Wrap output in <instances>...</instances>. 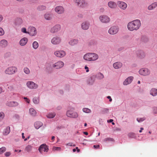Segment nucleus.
<instances>
[{
    "mask_svg": "<svg viewBox=\"0 0 157 157\" xmlns=\"http://www.w3.org/2000/svg\"><path fill=\"white\" fill-rule=\"evenodd\" d=\"M122 66V64L121 63L117 62L114 63L113 64V67L115 69H118L121 68Z\"/></svg>",
    "mask_w": 157,
    "mask_h": 157,
    "instance_id": "obj_25",
    "label": "nucleus"
},
{
    "mask_svg": "<svg viewBox=\"0 0 157 157\" xmlns=\"http://www.w3.org/2000/svg\"><path fill=\"white\" fill-rule=\"evenodd\" d=\"M54 55L57 57L62 58L65 56L66 53L63 50L57 51L54 52Z\"/></svg>",
    "mask_w": 157,
    "mask_h": 157,
    "instance_id": "obj_11",
    "label": "nucleus"
},
{
    "mask_svg": "<svg viewBox=\"0 0 157 157\" xmlns=\"http://www.w3.org/2000/svg\"><path fill=\"white\" fill-rule=\"evenodd\" d=\"M154 113H157V107H155L154 108Z\"/></svg>",
    "mask_w": 157,
    "mask_h": 157,
    "instance_id": "obj_53",
    "label": "nucleus"
},
{
    "mask_svg": "<svg viewBox=\"0 0 157 157\" xmlns=\"http://www.w3.org/2000/svg\"><path fill=\"white\" fill-rule=\"evenodd\" d=\"M74 2L76 5L82 8L84 7L87 5L85 0H74Z\"/></svg>",
    "mask_w": 157,
    "mask_h": 157,
    "instance_id": "obj_4",
    "label": "nucleus"
},
{
    "mask_svg": "<svg viewBox=\"0 0 157 157\" xmlns=\"http://www.w3.org/2000/svg\"><path fill=\"white\" fill-rule=\"evenodd\" d=\"M108 6L111 9H115L117 7V4L113 1H109L108 2Z\"/></svg>",
    "mask_w": 157,
    "mask_h": 157,
    "instance_id": "obj_24",
    "label": "nucleus"
},
{
    "mask_svg": "<svg viewBox=\"0 0 157 157\" xmlns=\"http://www.w3.org/2000/svg\"><path fill=\"white\" fill-rule=\"evenodd\" d=\"M28 41V39L26 37L21 39L19 42V44L21 46H24L26 44Z\"/></svg>",
    "mask_w": 157,
    "mask_h": 157,
    "instance_id": "obj_23",
    "label": "nucleus"
},
{
    "mask_svg": "<svg viewBox=\"0 0 157 157\" xmlns=\"http://www.w3.org/2000/svg\"><path fill=\"white\" fill-rule=\"evenodd\" d=\"M61 28V26L60 25H56L51 28L50 32L52 33H54L59 31Z\"/></svg>",
    "mask_w": 157,
    "mask_h": 157,
    "instance_id": "obj_9",
    "label": "nucleus"
},
{
    "mask_svg": "<svg viewBox=\"0 0 157 157\" xmlns=\"http://www.w3.org/2000/svg\"><path fill=\"white\" fill-rule=\"evenodd\" d=\"M85 69L86 70V71L87 72H88L89 71V68L88 67L86 66L85 67Z\"/></svg>",
    "mask_w": 157,
    "mask_h": 157,
    "instance_id": "obj_55",
    "label": "nucleus"
},
{
    "mask_svg": "<svg viewBox=\"0 0 157 157\" xmlns=\"http://www.w3.org/2000/svg\"><path fill=\"white\" fill-rule=\"evenodd\" d=\"M66 115L68 117L73 118H76L78 117V114L77 113L73 112L71 110H68L67 112Z\"/></svg>",
    "mask_w": 157,
    "mask_h": 157,
    "instance_id": "obj_12",
    "label": "nucleus"
},
{
    "mask_svg": "<svg viewBox=\"0 0 157 157\" xmlns=\"http://www.w3.org/2000/svg\"><path fill=\"white\" fill-rule=\"evenodd\" d=\"M10 154H11L10 152H6L5 154V155L6 156H8L10 155Z\"/></svg>",
    "mask_w": 157,
    "mask_h": 157,
    "instance_id": "obj_54",
    "label": "nucleus"
},
{
    "mask_svg": "<svg viewBox=\"0 0 157 157\" xmlns=\"http://www.w3.org/2000/svg\"><path fill=\"white\" fill-rule=\"evenodd\" d=\"M48 150L47 146L44 144L41 145L38 149L39 152L41 153H42L43 151L47 152L48 151Z\"/></svg>",
    "mask_w": 157,
    "mask_h": 157,
    "instance_id": "obj_16",
    "label": "nucleus"
},
{
    "mask_svg": "<svg viewBox=\"0 0 157 157\" xmlns=\"http://www.w3.org/2000/svg\"><path fill=\"white\" fill-rule=\"evenodd\" d=\"M24 98L26 100V102L28 103H29V100L28 99V98H26V97H24Z\"/></svg>",
    "mask_w": 157,
    "mask_h": 157,
    "instance_id": "obj_56",
    "label": "nucleus"
},
{
    "mask_svg": "<svg viewBox=\"0 0 157 157\" xmlns=\"http://www.w3.org/2000/svg\"><path fill=\"white\" fill-rule=\"evenodd\" d=\"M64 65V63L61 61H58L52 65V67L56 69L61 68Z\"/></svg>",
    "mask_w": 157,
    "mask_h": 157,
    "instance_id": "obj_10",
    "label": "nucleus"
},
{
    "mask_svg": "<svg viewBox=\"0 0 157 157\" xmlns=\"http://www.w3.org/2000/svg\"><path fill=\"white\" fill-rule=\"evenodd\" d=\"M114 140V139L113 138L109 137L107 138L104 139L103 140V141L104 142H106L108 141H113Z\"/></svg>",
    "mask_w": 157,
    "mask_h": 157,
    "instance_id": "obj_41",
    "label": "nucleus"
},
{
    "mask_svg": "<svg viewBox=\"0 0 157 157\" xmlns=\"http://www.w3.org/2000/svg\"><path fill=\"white\" fill-rule=\"evenodd\" d=\"M43 124V123L41 122L37 121L34 123V126L36 129H38L42 126Z\"/></svg>",
    "mask_w": 157,
    "mask_h": 157,
    "instance_id": "obj_28",
    "label": "nucleus"
},
{
    "mask_svg": "<svg viewBox=\"0 0 157 157\" xmlns=\"http://www.w3.org/2000/svg\"><path fill=\"white\" fill-rule=\"evenodd\" d=\"M139 73L141 75L146 76L150 74V71L147 68H144L140 69Z\"/></svg>",
    "mask_w": 157,
    "mask_h": 157,
    "instance_id": "obj_5",
    "label": "nucleus"
},
{
    "mask_svg": "<svg viewBox=\"0 0 157 157\" xmlns=\"http://www.w3.org/2000/svg\"><path fill=\"white\" fill-rule=\"evenodd\" d=\"M103 111L106 113H107L108 112V109H103Z\"/></svg>",
    "mask_w": 157,
    "mask_h": 157,
    "instance_id": "obj_58",
    "label": "nucleus"
},
{
    "mask_svg": "<svg viewBox=\"0 0 157 157\" xmlns=\"http://www.w3.org/2000/svg\"><path fill=\"white\" fill-rule=\"evenodd\" d=\"M54 149L55 150L60 151L61 150V148L60 147H55Z\"/></svg>",
    "mask_w": 157,
    "mask_h": 157,
    "instance_id": "obj_52",
    "label": "nucleus"
},
{
    "mask_svg": "<svg viewBox=\"0 0 157 157\" xmlns=\"http://www.w3.org/2000/svg\"><path fill=\"white\" fill-rule=\"evenodd\" d=\"M119 28L117 26H112L108 30V33L110 35H113L117 34L118 32Z\"/></svg>",
    "mask_w": 157,
    "mask_h": 157,
    "instance_id": "obj_3",
    "label": "nucleus"
},
{
    "mask_svg": "<svg viewBox=\"0 0 157 157\" xmlns=\"http://www.w3.org/2000/svg\"><path fill=\"white\" fill-rule=\"evenodd\" d=\"M100 147V145L99 144L97 145H94V148L95 149H99Z\"/></svg>",
    "mask_w": 157,
    "mask_h": 157,
    "instance_id": "obj_50",
    "label": "nucleus"
},
{
    "mask_svg": "<svg viewBox=\"0 0 157 157\" xmlns=\"http://www.w3.org/2000/svg\"><path fill=\"white\" fill-rule=\"evenodd\" d=\"M66 145L70 146H75V144L73 145L72 143H70L67 144Z\"/></svg>",
    "mask_w": 157,
    "mask_h": 157,
    "instance_id": "obj_51",
    "label": "nucleus"
},
{
    "mask_svg": "<svg viewBox=\"0 0 157 157\" xmlns=\"http://www.w3.org/2000/svg\"><path fill=\"white\" fill-rule=\"evenodd\" d=\"M98 57V55L96 53H88L84 56L83 59L86 60L90 61L96 60Z\"/></svg>",
    "mask_w": 157,
    "mask_h": 157,
    "instance_id": "obj_2",
    "label": "nucleus"
},
{
    "mask_svg": "<svg viewBox=\"0 0 157 157\" xmlns=\"http://www.w3.org/2000/svg\"><path fill=\"white\" fill-rule=\"evenodd\" d=\"M56 115V114L54 113H50L48 114L47 115V117L48 118H53L55 117Z\"/></svg>",
    "mask_w": 157,
    "mask_h": 157,
    "instance_id": "obj_37",
    "label": "nucleus"
},
{
    "mask_svg": "<svg viewBox=\"0 0 157 157\" xmlns=\"http://www.w3.org/2000/svg\"><path fill=\"white\" fill-rule=\"evenodd\" d=\"M29 113L33 116H35L36 114V110L33 108H31L29 109Z\"/></svg>",
    "mask_w": 157,
    "mask_h": 157,
    "instance_id": "obj_31",
    "label": "nucleus"
},
{
    "mask_svg": "<svg viewBox=\"0 0 157 157\" xmlns=\"http://www.w3.org/2000/svg\"><path fill=\"white\" fill-rule=\"evenodd\" d=\"M133 76H130L126 78L123 82L124 85H127L130 84L133 79Z\"/></svg>",
    "mask_w": 157,
    "mask_h": 157,
    "instance_id": "obj_19",
    "label": "nucleus"
},
{
    "mask_svg": "<svg viewBox=\"0 0 157 157\" xmlns=\"http://www.w3.org/2000/svg\"><path fill=\"white\" fill-rule=\"evenodd\" d=\"M21 32L25 33H28V31H26V29L25 28H23L21 29Z\"/></svg>",
    "mask_w": 157,
    "mask_h": 157,
    "instance_id": "obj_47",
    "label": "nucleus"
},
{
    "mask_svg": "<svg viewBox=\"0 0 157 157\" xmlns=\"http://www.w3.org/2000/svg\"><path fill=\"white\" fill-rule=\"evenodd\" d=\"M44 19L48 21H51L52 19V13H46L44 15Z\"/></svg>",
    "mask_w": 157,
    "mask_h": 157,
    "instance_id": "obj_21",
    "label": "nucleus"
},
{
    "mask_svg": "<svg viewBox=\"0 0 157 157\" xmlns=\"http://www.w3.org/2000/svg\"><path fill=\"white\" fill-rule=\"evenodd\" d=\"M22 137L23 139H25V136H24V133H22Z\"/></svg>",
    "mask_w": 157,
    "mask_h": 157,
    "instance_id": "obj_61",
    "label": "nucleus"
},
{
    "mask_svg": "<svg viewBox=\"0 0 157 157\" xmlns=\"http://www.w3.org/2000/svg\"><path fill=\"white\" fill-rule=\"evenodd\" d=\"M10 127H8L4 130L3 133L4 135H6L10 133Z\"/></svg>",
    "mask_w": 157,
    "mask_h": 157,
    "instance_id": "obj_32",
    "label": "nucleus"
},
{
    "mask_svg": "<svg viewBox=\"0 0 157 157\" xmlns=\"http://www.w3.org/2000/svg\"><path fill=\"white\" fill-rule=\"evenodd\" d=\"M8 44V42L6 40L3 39L0 41V46L2 48L6 47Z\"/></svg>",
    "mask_w": 157,
    "mask_h": 157,
    "instance_id": "obj_26",
    "label": "nucleus"
},
{
    "mask_svg": "<svg viewBox=\"0 0 157 157\" xmlns=\"http://www.w3.org/2000/svg\"><path fill=\"white\" fill-rule=\"evenodd\" d=\"M3 19V17L1 15H0V22L2 21Z\"/></svg>",
    "mask_w": 157,
    "mask_h": 157,
    "instance_id": "obj_59",
    "label": "nucleus"
},
{
    "mask_svg": "<svg viewBox=\"0 0 157 157\" xmlns=\"http://www.w3.org/2000/svg\"><path fill=\"white\" fill-rule=\"evenodd\" d=\"M137 56L139 58L143 59L145 57L144 52L142 50L138 51L136 52Z\"/></svg>",
    "mask_w": 157,
    "mask_h": 157,
    "instance_id": "obj_22",
    "label": "nucleus"
},
{
    "mask_svg": "<svg viewBox=\"0 0 157 157\" xmlns=\"http://www.w3.org/2000/svg\"><path fill=\"white\" fill-rule=\"evenodd\" d=\"M32 147L30 145H28L25 148V150L29 152L31 151L32 150Z\"/></svg>",
    "mask_w": 157,
    "mask_h": 157,
    "instance_id": "obj_38",
    "label": "nucleus"
},
{
    "mask_svg": "<svg viewBox=\"0 0 157 157\" xmlns=\"http://www.w3.org/2000/svg\"><path fill=\"white\" fill-rule=\"evenodd\" d=\"M128 136L130 137L133 138L135 136V134L134 133L131 132L128 134Z\"/></svg>",
    "mask_w": 157,
    "mask_h": 157,
    "instance_id": "obj_49",
    "label": "nucleus"
},
{
    "mask_svg": "<svg viewBox=\"0 0 157 157\" xmlns=\"http://www.w3.org/2000/svg\"><path fill=\"white\" fill-rule=\"evenodd\" d=\"M32 46L33 48L34 49H36L39 46L38 43L37 41H35L33 43Z\"/></svg>",
    "mask_w": 157,
    "mask_h": 157,
    "instance_id": "obj_36",
    "label": "nucleus"
},
{
    "mask_svg": "<svg viewBox=\"0 0 157 157\" xmlns=\"http://www.w3.org/2000/svg\"><path fill=\"white\" fill-rule=\"evenodd\" d=\"M17 1L19 2H21L24 1L25 0H16Z\"/></svg>",
    "mask_w": 157,
    "mask_h": 157,
    "instance_id": "obj_63",
    "label": "nucleus"
},
{
    "mask_svg": "<svg viewBox=\"0 0 157 157\" xmlns=\"http://www.w3.org/2000/svg\"><path fill=\"white\" fill-rule=\"evenodd\" d=\"M107 98H108V99H109V101L110 102H111L112 100V99L111 98V97L110 96H108L107 97Z\"/></svg>",
    "mask_w": 157,
    "mask_h": 157,
    "instance_id": "obj_57",
    "label": "nucleus"
},
{
    "mask_svg": "<svg viewBox=\"0 0 157 157\" xmlns=\"http://www.w3.org/2000/svg\"><path fill=\"white\" fill-rule=\"evenodd\" d=\"M157 94V89H151L150 91V94L153 96H155Z\"/></svg>",
    "mask_w": 157,
    "mask_h": 157,
    "instance_id": "obj_34",
    "label": "nucleus"
},
{
    "mask_svg": "<svg viewBox=\"0 0 157 157\" xmlns=\"http://www.w3.org/2000/svg\"><path fill=\"white\" fill-rule=\"evenodd\" d=\"M19 105L18 102L16 101H7L6 103V105L7 106L10 107H16L18 106Z\"/></svg>",
    "mask_w": 157,
    "mask_h": 157,
    "instance_id": "obj_20",
    "label": "nucleus"
},
{
    "mask_svg": "<svg viewBox=\"0 0 157 157\" xmlns=\"http://www.w3.org/2000/svg\"><path fill=\"white\" fill-rule=\"evenodd\" d=\"M33 102L35 104H37L39 102V98L38 97L34 98L33 99Z\"/></svg>",
    "mask_w": 157,
    "mask_h": 157,
    "instance_id": "obj_39",
    "label": "nucleus"
},
{
    "mask_svg": "<svg viewBox=\"0 0 157 157\" xmlns=\"http://www.w3.org/2000/svg\"><path fill=\"white\" fill-rule=\"evenodd\" d=\"M157 7V2H155L149 6L147 7L148 10H151L154 9Z\"/></svg>",
    "mask_w": 157,
    "mask_h": 157,
    "instance_id": "obj_27",
    "label": "nucleus"
},
{
    "mask_svg": "<svg viewBox=\"0 0 157 157\" xmlns=\"http://www.w3.org/2000/svg\"><path fill=\"white\" fill-rule=\"evenodd\" d=\"M96 77L98 79H101L104 78V76L102 74L99 72L97 74Z\"/></svg>",
    "mask_w": 157,
    "mask_h": 157,
    "instance_id": "obj_33",
    "label": "nucleus"
},
{
    "mask_svg": "<svg viewBox=\"0 0 157 157\" xmlns=\"http://www.w3.org/2000/svg\"><path fill=\"white\" fill-rule=\"evenodd\" d=\"M55 11L58 14H62L64 13V9L62 6H56L55 8Z\"/></svg>",
    "mask_w": 157,
    "mask_h": 157,
    "instance_id": "obj_13",
    "label": "nucleus"
},
{
    "mask_svg": "<svg viewBox=\"0 0 157 157\" xmlns=\"http://www.w3.org/2000/svg\"><path fill=\"white\" fill-rule=\"evenodd\" d=\"M123 48H120L118 49V51H120L123 50Z\"/></svg>",
    "mask_w": 157,
    "mask_h": 157,
    "instance_id": "obj_60",
    "label": "nucleus"
},
{
    "mask_svg": "<svg viewBox=\"0 0 157 157\" xmlns=\"http://www.w3.org/2000/svg\"><path fill=\"white\" fill-rule=\"evenodd\" d=\"M46 7L44 5H40L37 8V10L39 11H41L46 10Z\"/></svg>",
    "mask_w": 157,
    "mask_h": 157,
    "instance_id": "obj_30",
    "label": "nucleus"
},
{
    "mask_svg": "<svg viewBox=\"0 0 157 157\" xmlns=\"http://www.w3.org/2000/svg\"><path fill=\"white\" fill-rule=\"evenodd\" d=\"M78 40L73 39L71 40L69 42V44L71 46H73L77 44L78 43Z\"/></svg>",
    "mask_w": 157,
    "mask_h": 157,
    "instance_id": "obj_29",
    "label": "nucleus"
},
{
    "mask_svg": "<svg viewBox=\"0 0 157 157\" xmlns=\"http://www.w3.org/2000/svg\"><path fill=\"white\" fill-rule=\"evenodd\" d=\"M6 150V148L5 147H2L0 148V154H2Z\"/></svg>",
    "mask_w": 157,
    "mask_h": 157,
    "instance_id": "obj_43",
    "label": "nucleus"
},
{
    "mask_svg": "<svg viewBox=\"0 0 157 157\" xmlns=\"http://www.w3.org/2000/svg\"><path fill=\"white\" fill-rule=\"evenodd\" d=\"M23 22V21L22 19L19 18H17L16 20V23L18 25L21 24Z\"/></svg>",
    "mask_w": 157,
    "mask_h": 157,
    "instance_id": "obj_42",
    "label": "nucleus"
},
{
    "mask_svg": "<svg viewBox=\"0 0 157 157\" xmlns=\"http://www.w3.org/2000/svg\"><path fill=\"white\" fill-rule=\"evenodd\" d=\"M4 34V31L3 29L2 28L0 27V36H2Z\"/></svg>",
    "mask_w": 157,
    "mask_h": 157,
    "instance_id": "obj_48",
    "label": "nucleus"
},
{
    "mask_svg": "<svg viewBox=\"0 0 157 157\" xmlns=\"http://www.w3.org/2000/svg\"><path fill=\"white\" fill-rule=\"evenodd\" d=\"M88 82H89V84H92L94 82L95 79L94 77H92L90 78H89L88 79Z\"/></svg>",
    "mask_w": 157,
    "mask_h": 157,
    "instance_id": "obj_35",
    "label": "nucleus"
},
{
    "mask_svg": "<svg viewBox=\"0 0 157 157\" xmlns=\"http://www.w3.org/2000/svg\"><path fill=\"white\" fill-rule=\"evenodd\" d=\"M141 25L140 21L136 19L129 22L127 24V28L131 31H136L140 28Z\"/></svg>",
    "mask_w": 157,
    "mask_h": 157,
    "instance_id": "obj_1",
    "label": "nucleus"
},
{
    "mask_svg": "<svg viewBox=\"0 0 157 157\" xmlns=\"http://www.w3.org/2000/svg\"><path fill=\"white\" fill-rule=\"evenodd\" d=\"M55 138V137L54 136H52V140L53 141H54Z\"/></svg>",
    "mask_w": 157,
    "mask_h": 157,
    "instance_id": "obj_64",
    "label": "nucleus"
},
{
    "mask_svg": "<svg viewBox=\"0 0 157 157\" xmlns=\"http://www.w3.org/2000/svg\"><path fill=\"white\" fill-rule=\"evenodd\" d=\"M5 115L3 112L0 113V121H1L4 117Z\"/></svg>",
    "mask_w": 157,
    "mask_h": 157,
    "instance_id": "obj_46",
    "label": "nucleus"
},
{
    "mask_svg": "<svg viewBox=\"0 0 157 157\" xmlns=\"http://www.w3.org/2000/svg\"><path fill=\"white\" fill-rule=\"evenodd\" d=\"M83 111L86 113H89L90 112V110L89 109L86 108H84L83 109Z\"/></svg>",
    "mask_w": 157,
    "mask_h": 157,
    "instance_id": "obj_45",
    "label": "nucleus"
},
{
    "mask_svg": "<svg viewBox=\"0 0 157 157\" xmlns=\"http://www.w3.org/2000/svg\"><path fill=\"white\" fill-rule=\"evenodd\" d=\"M145 119V117H143L142 118H137V121L139 122H142Z\"/></svg>",
    "mask_w": 157,
    "mask_h": 157,
    "instance_id": "obj_44",
    "label": "nucleus"
},
{
    "mask_svg": "<svg viewBox=\"0 0 157 157\" xmlns=\"http://www.w3.org/2000/svg\"><path fill=\"white\" fill-rule=\"evenodd\" d=\"M21 150H15V152H21Z\"/></svg>",
    "mask_w": 157,
    "mask_h": 157,
    "instance_id": "obj_62",
    "label": "nucleus"
},
{
    "mask_svg": "<svg viewBox=\"0 0 157 157\" xmlns=\"http://www.w3.org/2000/svg\"><path fill=\"white\" fill-rule=\"evenodd\" d=\"M24 71L25 73L26 74H29L30 73V71L27 67H25L24 68Z\"/></svg>",
    "mask_w": 157,
    "mask_h": 157,
    "instance_id": "obj_40",
    "label": "nucleus"
},
{
    "mask_svg": "<svg viewBox=\"0 0 157 157\" xmlns=\"http://www.w3.org/2000/svg\"><path fill=\"white\" fill-rule=\"evenodd\" d=\"M100 21L103 23H107L110 21V18L107 16L105 15H101L99 17Z\"/></svg>",
    "mask_w": 157,
    "mask_h": 157,
    "instance_id": "obj_6",
    "label": "nucleus"
},
{
    "mask_svg": "<svg viewBox=\"0 0 157 157\" xmlns=\"http://www.w3.org/2000/svg\"><path fill=\"white\" fill-rule=\"evenodd\" d=\"M17 71V68L14 67H10L7 68L5 71L6 74L12 75L14 73Z\"/></svg>",
    "mask_w": 157,
    "mask_h": 157,
    "instance_id": "obj_7",
    "label": "nucleus"
},
{
    "mask_svg": "<svg viewBox=\"0 0 157 157\" xmlns=\"http://www.w3.org/2000/svg\"><path fill=\"white\" fill-rule=\"evenodd\" d=\"M51 43L53 44L57 45L61 42V38L59 37L56 36L54 37L51 40Z\"/></svg>",
    "mask_w": 157,
    "mask_h": 157,
    "instance_id": "obj_14",
    "label": "nucleus"
},
{
    "mask_svg": "<svg viewBox=\"0 0 157 157\" xmlns=\"http://www.w3.org/2000/svg\"><path fill=\"white\" fill-rule=\"evenodd\" d=\"M90 25V23L89 22L85 21L81 24V27L84 30H87L89 29Z\"/></svg>",
    "mask_w": 157,
    "mask_h": 157,
    "instance_id": "obj_17",
    "label": "nucleus"
},
{
    "mask_svg": "<svg viewBox=\"0 0 157 157\" xmlns=\"http://www.w3.org/2000/svg\"><path fill=\"white\" fill-rule=\"evenodd\" d=\"M28 34L32 36H35L37 34V31L36 28L33 26H30L28 29Z\"/></svg>",
    "mask_w": 157,
    "mask_h": 157,
    "instance_id": "obj_8",
    "label": "nucleus"
},
{
    "mask_svg": "<svg viewBox=\"0 0 157 157\" xmlns=\"http://www.w3.org/2000/svg\"><path fill=\"white\" fill-rule=\"evenodd\" d=\"M117 4L119 7L123 10H125L127 6V4L123 2L118 1Z\"/></svg>",
    "mask_w": 157,
    "mask_h": 157,
    "instance_id": "obj_18",
    "label": "nucleus"
},
{
    "mask_svg": "<svg viewBox=\"0 0 157 157\" xmlns=\"http://www.w3.org/2000/svg\"><path fill=\"white\" fill-rule=\"evenodd\" d=\"M26 85L29 88H36L38 87V85L32 81H29L27 82Z\"/></svg>",
    "mask_w": 157,
    "mask_h": 157,
    "instance_id": "obj_15",
    "label": "nucleus"
}]
</instances>
